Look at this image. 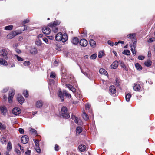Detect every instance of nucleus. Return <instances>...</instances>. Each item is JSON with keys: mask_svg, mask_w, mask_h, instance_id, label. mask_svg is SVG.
<instances>
[{"mask_svg": "<svg viewBox=\"0 0 155 155\" xmlns=\"http://www.w3.org/2000/svg\"><path fill=\"white\" fill-rule=\"evenodd\" d=\"M60 23V21L56 20L53 22H51L48 24V26L42 28V30L43 33L46 35H48L50 33L51 29L48 27L51 28L52 31L54 33L57 32L58 31V28L56 26L59 25Z\"/></svg>", "mask_w": 155, "mask_h": 155, "instance_id": "1", "label": "nucleus"}, {"mask_svg": "<svg viewBox=\"0 0 155 155\" xmlns=\"http://www.w3.org/2000/svg\"><path fill=\"white\" fill-rule=\"evenodd\" d=\"M11 54V51L6 48H2L0 50V56L6 60L10 58Z\"/></svg>", "mask_w": 155, "mask_h": 155, "instance_id": "2", "label": "nucleus"}, {"mask_svg": "<svg viewBox=\"0 0 155 155\" xmlns=\"http://www.w3.org/2000/svg\"><path fill=\"white\" fill-rule=\"evenodd\" d=\"M61 115L64 118H68L70 117L69 114L66 107L63 106L61 110Z\"/></svg>", "mask_w": 155, "mask_h": 155, "instance_id": "3", "label": "nucleus"}, {"mask_svg": "<svg viewBox=\"0 0 155 155\" xmlns=\"http://www.w3.org/2000/svg\"><path fill=\"white\" fill-rule=\"evenodd\" d=\"M15 94V91L13 89H12L9 91L8 94V101L9 103H11L12 102L13 97Z\"/></svg>", "mask_w": 155, "mask_h": 155, "instance_id": "4", "label": "nucleus"}, {"mask_svg": "<svg viewBox=\"0 0 155 155\" xmlns=\"http://www.w3.org/2000/svg\"><path fill=\"white\" fill-rule=\"evenodd\" d=\"M18 34V33H17L16 31H14L7 35V38L8 39H11L16 36Z\"/></svg>", "mask_w": 155, "mask_h": 155, "instance_id": "5", "label": "nucleus"}, {"mask_svg": "<svg viewBox=\"0 0 155 155\" xmlns=\"http://www.w3.org/2000/svg\"><path fill=\"white\" fill-rule=\"evenodd\" d=\"M21 141L24 144L27 143L28 141V137L26 135L23 136L21 138Z\"/></svg>", "mask_w": 155, "mask_h": 155, "instance_id": "6", "label": "nucleus"}, {"mask_svg": "<svg viewBox=\"0 0 155 155\" xmlns=\"http://www.w3.org/2000/svg\"><path fill=\"white\" fill-rule=\"evenodd\" d=\"M0 110L2 115L4 116L6 115L7 110L5 107L4 106L0 107Z\"/></svg>", "mask_w": 155, "mask_h": 155, "instance_id": "7", "label": "nucleus"}, {"mask_svg": "<svg viewBox=\"0 0 155 155\" xmlns=\"http://www.w3.org/2000/svg\"><path fill=\"white\" fill-rule=\"evenodd\" d=\"M64 94L63 92L61 91V89H59L58 91V95L62 101H63L64 100Z\"/></svg>", "mask_w": 155, "mask_h": 155, "instance_id": "8", "label": "nucleus"}, {"mask_svg": "<svg viewBox=\"0 0 155 155\" xmlns=\"http://www.w3.org/2000/svg\"><path fill=\"white\" fill-rule=\"evenodd\" d=\"M79 43L81 46L85 47L87 46L88 44V42L86 39H82L80 40Z\"/></svg>", "mask_w": 155, "mask_h": 155, "instance_id": "9", "label": "nucleus"}, {"mask_svg": "<svg viewBox=\"0 0 155 155\" xmlns=\"http://www.w3.org/2000/svg\"><path fill=\"white\" fill-rule=\"evenodd\" d=\"M12 112L14 114L16 115H18L21 112V110L19 108L15 107L13 109Z\"/></svg>", "mask_w": 155, "mask_h": 155, "instance_id": "10", "label": "nucleus"}, {"mask_svg": "<svg viewBox=\"0 0 155 155\" xmlns=\"http://www.w3.org/2000/svg\"><path fill=\"white\" fill-rule=\"evenodd\" d=\"M18 101L21 104L23 103L25 101V100L23 97L21 95L18 94L17 97Z\"/></svg>", "mask_w": 155, "mask_h": 155, "instance_id": "11", "label": "nucleus"}, {"mask_svg": "<svg viewBox=\"0 0 155 155\" xmlns=\"http://www.w3.org/2000/svg\"><path fill=\"white\" fill-rule=\"evenodd\" d=\"M66 87L68 88L69 90L71 91L73 93L76 91V89L72 85L69 84H65Z\"/></svg>", "mask_w": 155, "mask_h": 155, "instance_id": "12", "label": "nucleus"}, {"mask_svg": "<svg viewBox=\"0 0 155 155\" xmlns=\"http://www.w3.org/2000/svg\"><path fill=\"white\" fill-rule=\"evenodd\" d=\"M75 92H76V93H74L75 96L78 99H80L82 98V96L81 94V92L79 90H76V91Z\"/></svg>", "mask_w": 155, "mask_h": 155, "instance_id": "13", "label": "nucleus"}, {"mask_svg": "<svg viewBox=\"0 0 155 155\" xmlns=\"http://www.w3.org/2000/svg\"><path fill=\"white\" fill-rule=\"evenodd\" d=\"M109 91L112 94H115L116 92V89L114 86H111L109 87Z\"/></svg>", "mask_w": 155, "mask_h": 155, "instance_id": "14", "label": "nucleus"}, {"mask_svg": "<svg viewBox=\"0 0 155 155\" xmlns=\"http://www.w3.org/2000/svg\"><path fill=\"white\" fill-rule=\"evenodd\" d=\"M62 33L59 32L58 33L55 37V38L56 41H61Z\"/></svg>", "mask_w": 155, "mask_h": 155, "instance_id": "15", "label": "nucleus"}, {"mask_svg": "<svg viewBox=\"0 0 155 155\" xmlns=\"http://www.w3.org/2000/svg\"><path fill=\"white\" fill-rule=\"evenodd\" d=\"M133 89L136 91H138L140 89L141 87L140 85L138 84L135 83L133 87Z\"/></svg>", "mask_w": 155, "mask_h": 155, "instance_id": "16", "label": "nucleus"}, {"mask_svg": "<svg viewBox=\"0 0 155 155\" xmlns=\"http://www.w3.org/2000/svg\"><path fill=\"white\" fill-rule=\"evenodd\" d=\"M71 42L74 45H77L79 42V40L78 38L76 37H74L71 41Z\"/></svg>", "mask_w": 155, "mask_h": 155, "instance_id": "17", "label": "nucleus"}, {"mask_svg": "<svg viewBox=\"0 0 155 155\" xmlns=\"http://www.w3.org/2000/svg\"><path fill=\"white\" fill-rule=\"evenodd\" d=\"M118 62L117 61H114L111 65V68L113 69H116L118 66Z\"/></svg>", "mask_w": 155, "mask_h": 155, "instance_id": "18", "label": "nucleus"}, {"mask_svg": "<svg viewBox=\"0 0 155 155\" xmlns=\"http://www.w3.org/2000/svg\"><path fill=\"white\" fill-rule=\"evenodd\" d=\"M62 36L61 38H62L61 41L62 42H65L68 39V36L67 34L66 33L64 34L63 35H62Z\"/></svg>", "mask_w": 155, "mask_h": 155, "instance_id": "19", "label": "nucleus"}, {"mask_svg": "<svg viewBox=\"0 0 155 155\" xmlns=\"http://www.w3.org/2000/svg\"><path fill=\"white\" fill-rule=\"evenodd\" d=\"M43 103L42 101L39 100L37 101L36 103V106L37 108H40L43 105Z\"/></svg>", "mask_w": 155, "mask_h": 155, "instance_id": "20", "label": "nucleus"}, {"mask_svg": "<svg viewBox=\"0 0 155 155\" xmlns=\"http://www.w3.org/2000/svg\"><path fill=\"white\" fill-rule=\"evenodd\" d=\"M0 65L7 66L8 63L3 58H0Z\"/></svg>", "mask_w": 155, "mask_h": 155, "instance_id": "21", "label": "nucleus"}, {"mask_svg": "<svg viewBox=\"0 0 155 155\" xmlns=\"http://www.w3.org/2000/svg\"><path fill=\"white\" fill-rule=\"evenodd\" d=\"M100 73L102 74H104L106 76H107L108 74L107 71L104 69L101 68L99 70Z\"/></svg>", "mask_w": 155, "mask_h": 155, "instance_id": "22", "label": "nucleus"}, {"mask_svg": "<svg viewBox=\"0 0 155 155\" xmlns=\"http://www.w3.org/2000/svg\"><path fill=\"white\" fill-rule=\"evenodd\" d=\"M30 53L33 54H35L37 53V49L35 48H31L30 50Z\"/></svg>", "mask_w": 155, "mask_h": 155, "instance_id": "23", "label": "nucleus"}, {"mask_svg": "<svg viewBox=\"0 0 155 155\" xmlns=\"http://www.w3.org/2000/svg\"><path fill=\"white\" fill-rule=\"evenodd\" d=\"M78 149L80 151L83 152L86 149V146L84 145H80L78 147Z\"/></svg>", "mask_w": 155, "mask_h": 155, "instance_id": "24", "label": "nucleus"}, {"mask_svg": "<svg viewBox=\"0 0 155 155\" xmlns=\"http://www.w3.org/2000/svg\"><path fill=\"white\" fill-rule=\"evenodd\" d=\"M120 65L122 68L124 69L125 70L128 71V67L124 63L121 62L120 63Z\"/></svg>", "mask_w": 155, "mask_h": 155, "instance_id": "25", "label": "nucleus"}, {"mask_svg": "<svg viewBox=\"0 0 155 155\" xmlns=\"http://www.w3.org/2000/svg\"><path fill=\"white\" fill-rule=\"evenodd\" d=\"M90 105L89 104H88V103H87L86 104V105H85L86 109L87 110H89V112L90 113H91L92 115H93V113L92 112L91 110L90 109Z\"/></svg>", "mask_w": 155, "mask_h": 155, "instance_id": "26", "label": "nucleus"}, {"mask_svg": "<svg viewBox=\"0 0 155 155\" xmlns=\"http://www.w3.org/2000/svg\"><path fill=\"white\" fill-rule=\"evenodd\" d=\"M90 44L91 47H94L96 46V42L94 40L91 39L90 40Z\"/></svg>", "mask_w": 155, "mask_h": 155, "instance_id": "27", "label": "nucleus"}, {"mask_svg": "<svg viewBox=\"0 0 155 155\" xmlns=\"http://www.w3.org/2000/svg\"><path fill=\"white\" fill-rule=\"evenodd\" d=\"M135 36V33L130 34L127 36V37L131 39H134Z\"/></svg>", "mask_w": 155, "mask_h": 155, "instance_id": "28", "label": "nucleus"}, {"mask_svg": "<svg viewBox=\"0 0 155 155\" xmlns=\"http://www.w3.org/2000/svg\"><path fill=\"white\" fill-rule=\"evenodd\" d=\"M82 115L83 118L84 120H88L89 117L87 114L83 112Z\"/></svg>", "mask_w": 155, "mask_h": 155, "instance_id": "29", "label": "nucleus"}, {"mask_svg": "<svg viewBox=\"0 0 155 155\" xmlns=\"http://www.w3.org/2000/svg\"><path fill=\"white\" fill-rule=\"evenodd\" d=\"M137 69L138 70H141L142 69V66L138 63H136L135 65Z\"/></svg>", "mask_w": 155, "mask_h": 155, "instance_id": "30", "label": "nucleus"}, {"mask_svg": "<svg viewBox=\"0 0 155 155\" xmlns=\"http://www.w3.org/2000/svg\"><path fill=\"white\" fill-rule=\"evenodd\" d=\"M7 138L5 137H2L0 139L1 142L3 144L7 142Z\"/></svg>", "mask_w": 155, "mask_h": 155, "instance_id": "31", "label": "nucleus"}, {"mask_svg": "<svg viewBox=\"0 0 155 155\" xmlns=\"http://www.w3.org/2000/svg\"><path fill=\"white\" fill-rule=\"evenodd\" d=\"M144 64L146 66L150 67L152 64V62L150 60H147L145 62Z\"/></svg>", "mask_w": 155, "mask_h": 155, "instance_id": "32", "label": "nucleus"}, {"mask_svg": "<svg viewBox=\"0 0 155 155\" xmlns=\"http://www.w3.org/2000/svg\"><path fill=\"white\" fill-rule=\"evenodd\" d=\"M63 92L67 97L68 98H70L71 97V96L70 94L68 93L65 90H63Z\"/></svg>", "mask_w": 155, "mask_h": 155, "instance_id": "33", "label": "nucleus"}, {"mask_svg": "<svg viewBox=\"0 0 155 155\" xmlns=\"http://www.w3.org/2000/svg\"><path fill=\"white\" fill-rule=\"evenodd\" d=\"M131 97V95L130 94H127L125 96V98L126 101L127 102H129L130 101Z\"/></svg>", "mask_w": 155, "mask_h": 155, "instance_id": "34", "label": "nucleus"}, {"mask_svg": "<svg viewBox=\"0 0 155 155\" xmlns=\"http://www.w3.org/2000/svg\"><path fill=\"white\" fill-rule=\"evenodd\" d=\"M82 128L80 126H78L76 128V132L77 133L80 134L82 132Z\"/></svg>", "mask_w": 155, "mask_h": 155, "instance_id": "35", "label": "nucleus"}, {"mask_svg": "<svg viewBox=\"0 0 155 155\" xmlns=\"http://www.w3.org/2000/svg\"><path fill=\"white\" fill-rule=\"evenodd\" d=\"M6 128L5 125L0 122V130H4L6 129Z\"/></svg>", "mask_w": 155, "mask_h": 155, "instance_id": "36", "label": "nucleus"}, {"mask_svg": "<svg viewBox=\"0 0 155 155\" xmlns=\"http://www.w3.org/2000/svg\"><path fill=\"white\" fill-rule=\"evenodd\" d=\"M123 53L127 55H129L130 54V51L128 50H124L123 52Z\"/></svg>", "mask_w": 155, "mask_h": 155, "instance_id": "37", "label": "nucleus"}, {"mask_svg": "<svg viewBox=\"0 0 155 155\" xmlns=\"http://www.w3.org/2000/svg\"><path fill=\"white\" fill-rule=\"evenodd\" d=\"M104 55V52L102 51H100L98 55V57L99 58H102Z\"/></svg>", "mask_w": 155, "mask_h": 155, "instance_id": "38", "label": "nucleus"}, {"mask_svg": "<svg viewBox=\"0 0 155 155\" xmlns=\"http://www.w3.org/2000/svg\"><path fill=\"white\" fill-rule=\"evenodd\" d=\"M5 28L6 30H11L12 29L13 26L11 25L7 26L5 27Z\"/></svg>", "mask_w": 155, "mask_h": 155, "instance_id": "39", "label": "nucleus"}, {"mask_svg": "<svg viewBox=\"0 0 155 155\" xmlns=\"http://www.w3.org/2000/svg\"><path fill=\"white\" fill-rule=\"evenodd\" d=\"M12 144L10 142H9L7 146V149L8 150H10L12 149Z\"/></svg>", "mask_w": 155, "mask_h": 155, "instance_id": "40", "label": "nucleus"}, {"mask_svg": "<svg viewBox=\"0 0 155 155\" xmlns=\"http://www.w3.org/2000/svg\"><path fill=\"white\" fill-rule=\"evenodd\" d=\"M74 122L78 125H80L81 124V121L78 120L77 117H75V120H74Z\"/></svg>", "mask_w": 155, "mask_h": 155, "instance_id": "41", "label": "nucleus"}, {"mask_svg": "<svg viewBox=\"0 0 155 155\" xmlns=\"http://www.w3.org/2000/svg\"><path fill=\"white\" fill-rule=\"evenodd\" d=\"M23 94L25 97H28V94L27 91H24L23 92Z\"/></svg>", "mask_w": 155, "mask_h": 155, "instance_id": "42", "label": "nucleus"}, {"mask_svg": "<svg viewBox=\"0 0 155 155\" xmlns=\"http://www.w3.org/2000/svg\"><path fill=\"white\" fill-rule=\"evenodd\" d=\"M30 64V62L28 61H25L23 63V64L25 66H28Z\"/></svg>", "mask_w": 155, "mask_h": 155, "instance_id": "43", "label": "nucleus"}, {"mask_svg": "<svg viewBox=\"0 0 155 155\" xmlns=\"http://www.w3.org/2000/svg\"><path fill=\"white\" fill-rule=\"evenodd\" d=\"M97 54H94L91 55V56H90V59H95L97 57Z\"/></svg>", "mask_w": 155, "mask_h": 155, "instance_id": "44", "label": "nucleus"}, {"mask_svg": "<svg viewBox=\"0 0 155 155\" xmlns=\"http://www.w3.org/2000/svg\"><path fill=\"white\" fill-rule=\"evenodd\" d=\"M35 149L37 152L39 153L41 152V149L39 146L38 147L36 146Z\"/></svg>", "mask_w": 155, "mask_h": 155, "instance_id": "45", "label": "nucleus"}, {"mask_svg": "<svg viewBox=\"0 0 155 155\" xmlns=\"http://www.w3.org/2000/svg\"><path fill=\"white\" fill-rule=\"evenodd\" d=\"M15 56L16 57L17 59L19 61H23V59L22 58L18 56L17 55H15Z\"/></svg>", "mask_w": 155, "mask_h": 155, "instance_id": "46", "label": "nucleus"}, {"mask_svg": "<svg viewBox=\"0 0 155 155\" xmlns=\"http://www.w3.org/2000/svg\"><path fill=\"white\" fill-rule=\"evenodd\" d=\"M155 40V38H149V39L147 41L148 42L151 43L153 42Z\"/></svg>", "mask_w": 155, "mask_h": 155, "instance_id": "47", "label": "nucleus"}, {"mask_svg": "<svg viewBox=\"0 0 155 155\" xmlns=\"http://www.w3.org/2000/svg\"><path fill=\"white\" fill-rule=\"evenodd\" d=\"M131 50L132 52L133 55H135L136 54V51L135 50V48H132V47H131Z\"/></svg>", "mask_w": 155, "mask_h": 155, "instance_id": "48", "label": "nucleus"}, {"mask_svg": "<svg viewBox=\"0 0 155 155\" xmlns=\"http://www.w3.org/2000/svg\"><path fill=\"white\" fill-rule=\"evenodd\" d=\"M50 77L51 78H55V73L53 72H51V73Z\"/></svg>", "mask_w": 155, "mask_h": 155, "instance_id": "49", "label": "nucleus"}, {"mask_svg": "<svg viewBox=\"0 0 155 155\" xmlns=\"http://www.w3.org/2000/svg\"><path fill=\"white\" fill-rule=\"evenodd\" d=\"M18 145L20 147V149L21 151L22 152H24V150L23 147H22L20 144L18 143Z\"/></svg>", "mask_w": 155, "mask_h": 155, "instance_id": "50", "label": "nucleus"}, {"mask_svg": "<svg viewBox=\"0 0 155 155\" xmlns=\"http://www.w3.org/2000/svg\"><path fill=\"white\" fill-rule=\"evenodd\" d=\"M136 41H134L133 42V45L130 46V48H131V47H132V48H135L136 47Z\"/></svg>", "mask_w": 155, "mask_h": 155, "instance_id": "51", "label": "nucleus"}, {"mask_svg": "<svg viewBox=\"0 0 155 155\" xmlns=\"http://www.w3.org/2000/svg\"><path fill=\"white\" fill-rule=\"evenodd\" d=\"M35 143V144L36 146H39V141L38 140H35L34 141Z\"/></svg>", "mask_w": 155, "mask_h": 155, "instance_id": "52", "label": "nucleus"}, {"mask_svg": "<svg viewBox=\"0 0 155 155\" xmlns=\"http://www.w3.org/2000/svg\"><path fill=\"white\" fill-rule=\"evenodd\" d=\"M115 81H116V84H115V85L117 86H118L119 85V80H118V78H117L116 79Z\"/></svg>", "mask_w": 155, "mask_h": 155, "instance_id": "53", "label": "nucleus"}, {"mask_svg": "<svg viewBox=\"0 0 155 155\" xmlns=\"http://www.w3.org/2000/svg\"><path fill=\"white\" fill-rule=\"evenodd\" d=\"M108 44L112 46H113L114 43L113 42H112L110 40H108Z\"/></svg>", "mask_w": 155, "mask_h": 155, "instance_id": "54", "label": "nucleus"}, {"mask_svg": "<svg viewBox=\"0 0 155 155\" xmlns=\"http://www.w3.org/2000/svg\"><path fill=\"white\" fill-rule=\"evenodd\" d=\"M144 58H145V57L143 56L140 55V56H139L138 57V59L139 60H143L144 59Z\"/></svg>", "mask_w": 155, "mask_h": 155, "instance_id": "55", "label": "nucleus"}, {"mask_svg": "<svg viewBox=\"0 0 155 155\" xmlns=\"http://www.w3.org/2000/svg\"><path fill=\"white\" fill-rule=\"evenodd\" d=\"M55 150L56 151H58L59 150V146L55 144Z\"/></svg>", "mask_w": 155, "mask_h": 155, "instance_id": "56", "label": "nucleus"}, {"mask_svg": "<svg viewBox=\"0 0 155 155\" xmlns=\"http://www.w3.org/2000/svg\"><path fill=\"white\" fill-rule=\"evenodd\" d=\"M29 22V20L28 19H26L24 20L22 22V24L23 25L24 24L26 23H28Z\"/></svg>", "mask_w": 155, "mask_h": 155, "instance_id": "57", "label": "nucleus"}, {"mask_svg": "<svg viewBox=\"0 0 155 155\" xmlns=\"http://www.w3.org/2000/svg\"><path fill=\"white\" fill-rule=\"evenodd\" d=\"M54 80L52 79H50L49 80V84L51 85L54 84Z\"/></svg>", "mask_w": 155, "mask_h": 155, "instance_id": "58", "label": "nucleus"}, {"mask_svg": "<svg viewBox=\"0 0 155 155\" xmlns=\"http://www.w3.org/2000/svg\"><path fill=\"white\" fill-rule=\"evenodd\" d=\"M18 130H19V132L21 134H22L24 133V129L22 128H19Z\"/></svg>", "mask_w": 155, "mask_h": 155, "instance_id": "59", "label": "nucleus"}, {"mask_svg": "<svg viewBox=\"0 0 155 155\" xmlns=\"http://www.w3.org/2000/svg\"><path fill=\"white\" fill-rule=\"evenodd\" d=\"M31 153V151L28 150L27 151L25 152V154L27 155H30Z\"/></svg>", "mask_w": 155, "mask_h": 155, "instance_id": "60", "label": "nucleus"}, {"mask_svg": "<svg viewBox=\"0 0 155 155\" xmlns=\"http://www.w3.org/2000/svg\"><path fill=\"white\" fill-rule=\"evenodd\" d=\"M8 90V88L7 87L5 88L3 90V92L4 93H5L7 92Z\"/></svg>", "mask_w": 155, "mask_h": 155, "instance_id": "61", "label": "nucleus"}, {"mask_svg": "<svg viewBox=\"0 0 155 155\" xmlns=\"http://www.w3.org/2000/svg\"><path fill=\"white\" fill-rule=\"evenodd\" d=\"M15 151L17 153V154H21V152L19 150L16 149L15 150Z\"/></svg>", "mask_w": 155, "mask_h": 155, "instance_id": "62", "label": "nucleus"}, {"mask_svg": "<svg viewBox=\"0 0 155 155\" xmlns=\"http://www.w3.org/2000/svg\"><path fill=\"white\" fill-rule=\"evenodd\" d=\"M43 40L45 43H47L48 41V40L47 38H43Z\"/></svg>", "mask_w": 155, "mask_h": 155, "instance_id": "63", "label": "nucleus"}, {"mask_svg": "<svg viewBox=\"0 0 155 155\" xmlns=\"http://www.w3.org/2000/svg\"><path fill=\"white\" fill-rule=\"evenodd\" d=\"M16 52L18 54L20 53L21 52V51L18 49H16L15 50Z\"/></svg>", "mask_w": 155, "mask_h": 155, "instance_id": "64", "label": "nucleus"}]
</instances>
